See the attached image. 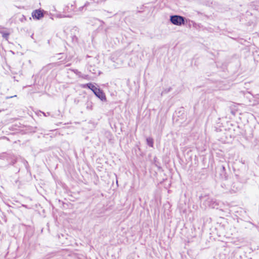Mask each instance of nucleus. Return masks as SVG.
<instances>
[{
  "instance_id": "4",
  "label": "nucleus",
  "mask_w": 259,
  "mask_h": 259,
  "mask_svg": "<svg viewBox=\"0 0 259 259\" xmlns=\"http://www.w3.org/2000/svg\"><path fill=\"white\" fill-rule=\"evenodd\" d=\"M32 16L33 19H40L44 17V14L41 10H36L32 13Z\"/></svg>"
},
{
  "instance_id": "6",
  "label": "nucleus",
  "mask_w": 259,
  "mask_h": 259,
  "mask_svg": "<svg viewBox=\"0 0 259 259\" xmlns=\"http://www.w3.org/2000/svg\"><path fill=\"white\" fill-rule=\"evenodd\" d=\"M8 35V34H6V33H4L3 35V36L4 37H7Z\"/></svg>"
},
{
  "instance_id": "3",
  "label": "nucleus",
  "mask_w": 259,
  "mask_h": 259,
  "mask_svg": "<svg viewBox=\"0 0 259 259\" xmlns=\"http://www.w3.org/2000/svg\"><path fill=\"white\" fill-rule=\"evenodd\" d=\"M120 55L119 53H115L111 56V60L113 62L116 63L117 67L118 65H120L123 63V61L121 58H119Z\"/></svg>"
},
{
  "instance_id": "2",
  "label": "nucleus",
  "mask_w": 259,
  "mask_h": 259,
  "mask_svg": "<svg viewBox=\"0 0 259 259\" xmlns=\"http://www.w3.org/2000/svg\"><path fill=\"white\" fill-rule=\"evenodd\" d=\"M170 21L173 24L178 26H181V25L184 24L185 23L184 18L182 16L178 15H174L170 16Z\"/></svg>"
},
{
  "instance_id": "5",
  "label": "nucleus",
  "mask_w": 259,
  "mask_h": 259,
  "mask_svg": "<svg viewBox=\"0 0 259 259\" xmlns=\"http://www.w3.org/2000/svg\"><path fill=\"white\" fill-rule=\"evenodd\" d=\"M147 144L150 147L153 146V140L151 138H148L147 139Z\"/></svg>"
},
{
  "instance_id": "1",
  "label": "nucleus",
  "mask_w": 259,
  "mask_h": 259,
  "mask_svg": "<svg viewBox=\"0 0 259 259\" xmlns=\"http://www.w3.org/2000/svg\"><path fill=\"white\" fill-rule=\"evenodd\" d=\"M82 87L83 88L88 87L91 90L95 95L102 101L106 100V96L104 93L100 89L97 88L94 84L91 83H87L83 85Z\"/></svg>"
}]
</instances>
